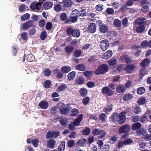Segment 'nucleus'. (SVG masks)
<instances>
[{
  "instance_id": "nucleus-1",
  "label": "nucleus",
  "mask_w": 151,
  "mask_h": 151,
  "mask_svg": "<svg viewBox=\"0 0 151 151\" xmlns=\"http://www.w3.org/2000/svg\"><path fill=\"white\" fill-rule=\"evenodd\" d=\"M67 33L68 35H72L75 37H78L80 36V32L79 30L73 29L70 27L67 29Z\"/></svg>"
},
{
  "instance_id": "nucleus-2",
  "label": "nucleus",
  "mask_w": 151,
  "mask_h": 151,
  "mask_svg": "<svg viewBox=\"0 0 151 151\" xmlns=\"http://www.w3.org/2000/svg\"><path fill=\"white\" fill-rule=\"evenodd\" d=\"M108 70V66L106 64L100 65L96 70L95 73L96 75L103 74L106 72Z\"/></svg>"
},
{
  "instance_id": "nucleus-3",
  "label": "nucleus",
  "mask_w": 151,
  "mask_h": 151,
  "mask_svg": "<svg viewBox=\"0 0 151 151\" xmlns=\"http://www.w3.org/2000/svg\"><path fill=\"white\" fill-rule=\"evenodd\" d=\"M35 25L33 21L30 20L23 23L21 29L23 30H27L30 27H35Z\"/></svg>"
},
{
  "instance_id": "nucleus-4",
  "label": "nucleus",
  "mask_w": 151,
  "mask_h": 151,
  "mask_svg": "<svg viewBox=\"0 0 151 151\" xmlns=\"http://www.w3.org/2000/svg\"><path fill=\"white\" fill-rule=\"evenodd\" d=\"M102 92L104 95L111 96L114 93V92L107 86H104L102 88Z\"/></svg>"
},
{
  "instance_id": "nucleus-5",
  "label": "nucleus",
  "mask_w": 151,
  "mask_h": 151,
  "mask_svg": "<svg viewBox=\"0 0 151 151\" xmlns=\"http://www.w3.org/2000/svg\"><path fill=\"white\" fill-rule=\"evenodd\" d=\"M109 45L108 40L105 39L101 40L100 42V46L101 49L103 51L106 50Z\"/></svg>"
},
{
  "instance_id": "nucleus-6",
  "label": "nucleus",
  "mask_w": 151,
  "mask_h": 151,
  "mask_svg": "<svg viewBox=\"0 0 151 151\" xmlns=\"http://www.w3.org/2000/svg\"><path fill=\"white\" fill-rule=\"evenodd\" d=\"M130 129V127L129 125L125 124L120 127L119 129V132L120 133H127Z\"/></svg>"
},
{
  "instance_id": "nucleus-7",
  "label": "nucleus",
  "mask_w": 151,
  "mask_h": 151,
  "mask_svg": "<svg viewBox=\"0 0 151 151\" xmlns=\"http://www.w3.org/2000/svg\"><path fill=\"white\" fill-rule=\"evenodd\" d=\"M126 117L124 114V112H122L119 115L118 122L120 124L124 123L126 121Z\"/></svg>"
},
{
  "instance_id": "nucleus-8",
  "label": "nucleus",
  "mask_w": 151,
  "mask_h": 151,
  "mask_svg": "<svg viewBox=\"0 0 151 151\" xmlns=\"http://www.w3.org/2000/svg\"><path fill=\"white\" fill-rule=\"evenodd\" d=\"M56 141L53 139H50L48 140L47 143V147L50 149H53L55 147Z\"/></svg>"
},
{
  "instance_id": "nucleus-9",
  "label": "nucleus",
  "mask_w": 151,
  "mask_h": 151,
  "mask_svg": "<svg viewBox=\"0 0 151 151\" xmlns=\"http://www.w3.org/2000/svg\"><path fill=\"white\" fill-rule=\"evenodd\" d=\"M83 119V115L81 114H80L78 116L77 118L75 119L73 123L75 126H78L80 125V122Z\"/></svg>"
},
{
  "instance_id": "nucleus-10",
  "label": "nucleus",
  "mask_w": 151,
  "mask_h": 151,
  "mask_svg": "<svg viewBox=\"0 0 151 151\" xmlns=\"http://www.w3.org/2000/svg\"><path fill=\"white\" fill-rule=\"evenodd\" d=\"M135 68L134 65L131 64L127 65L124 68L125 71L128 73H131Z\"/></svg>"
},
{
  "instance_id": "nucleus-11",
  "label": "nucleus",
  "mask_w": 151,
  "mask_h": 151,
  "mask_svg": "<svg viewBox=\"0 0 151 151\" xmlns=\"http://www.w3.org/2000/svg\"><path fill=\"white\" fill-rule=\"evenodd\" d=\"M30 7L32 10H35L36 9L40 10L41 8V6L39 5L38 3L34 1L30 4Z\"/></svg>"
},
{
  "instance_id": "nucleus-12",
  "label": "nucleus",
  "mask_w": 151,
  "mask_h": 151,
  "mask_svg": "<svg viewBox=\"0 0 151 151\" xmlns=\"http://www.w3.org/2000/svg\"><path fill=\"white\" fill-rule=\"evenodd\" d=\"M40 107L42 109H46L48 106V102L46 101H42L39 104Z\"/></svg>"
},
{
  "instance_id": "nucleus-13",
  "label": "nucleus",
  "mask_w": 151,
  "mask_h": 151,
  "mask_svg": "<svg viewBox=\"0 0 151 151\" xmlns=\"http://www.w3.org/2000/svg\"><path fill=\"white\" fill-rule=\"evenodd\" d=\"M117 92L120 93H124L126 91V88L124 85H119L117 86L116 88Z\"/></svg>"
},
{
  "instance_id": "nucleus-14",
  "label": "nucleus",
  "mask_w": 151,
  "mask_h": 151,
  "mask_svg": "<svg viewBox=\"0 0 151 151\" xmlns=\"http://www.w3.org/2000/svg\"><path fill=\"white\" fill-rule=\"evenodd\" d=\"M96 24L93 23H91L89 25L88 30L89 32L91 33H94L96 30Z\"/></svg>"
},
{
  "instance_id": "nucleus-15",
  "label": "nucleus",
  "mask_w": 151,
  "mask_h": 151,
  "mask_svg": "<svg viewBox=\"0 0 151 151\" xmlns=\"http://www.w3.org/2000/svg\"><path fill=\"white\" fill-rule=\"evenodd\" d=\"M77 16L76 15L74 16H72V15H70V17L69 18L67 19V23L70 22L72 23H75L77 21Z\"/></svg>"
},
{
  "instance_id": "nucleus-16",
  "label": "nucleus",
  "mask_w": 151,
  "mask_h": 151,
  "mask_svg": "<svg viewBox=\"0 0 151 151\" xmlns=\"http://www.w3.org/2000/svg\"><path fill=\"white\" fill-rule=\"evenodd\" d=\"M52 3L50 1H47L44 2L43 4V7L45 10L50 9L52 6Z\"/></svg>"
},
{
  "instance_id": "nucleus-17",
  "label": "nucleus",
  "mask_w": 151,
  "mask_h": 151,
  "mask_svg": "<svg viewBox=\"0 0 151 151\" xmlns=\"http://www.w3.org/2000/svg\"><path fill=\"white\" fill-rule=\"evenodd\" d=\"M100 31L103 33H105L108 30V27L105 24L100 25L99 26Z\"/></svg>"
},
{
  "instance_id": "nucleus-18",
  "label": "nucleus",
  "mask_w": 151,
  "mask_h": 151,
  "mask_svg": "<svg viewBox=\"0 0 151 151\" xmlns=\"http://www.w3.org/2000/svg\"><path fill=\"white\" fill-rule=\"evenodd\" d=\"M113 53L112 51L111 50H109L107 51L106 52L104 53L103 55V58L104 59H107L111 57Z\"/></svg>"
},
{
  "instance_id": "nucleus-19",
  "label": "nucleus",
  "mask_w": 151,
  "mask_h": 151,
  "mask_svg": "<svg viewBox=\"0 0 151 151\" xmlns=\"http://www.w3.org/2000/svg\"><path fill=\"white\" fill-rule=\"evenodd\" d=\"M141 127V125L140 123L139 122H135L134 123L132 126V129L133 130L139 129Z\"/></svg>"
},
{
  "instance_id": "nucleus-20",
  "label": "nucleus",
  "mask_w": 151,
  "mask_h": 151,
  "mask_svg": "<svg viewBox=\"0 0 151 151\" xmlns=\"http://www.w3.org/2000/svg\"><path fill=\"white\" fill-rule=\"evenodd\" d=\"M133 96L132 94L128 93L125 95L123 98V100L124 101H127L131 99L133 97Z\"/></svg>"
},
{
  "instance_id": "nucleus-21",
  "label": "nucleus",
  "mask_w": 151,
  "mask_h": 151,
  "mask_svg": "<svg viewBox=\"0 0 151 151\" xmlns=\"http://www.w3.org/2000/svg\"><path fill=\"white\" fill-rule=\"evenodd\" d=\"M76 68L80 71H83L86 70V68L85 66L82 64H79L76 66Z\"/></svg>"
},
{
  "instance_id": "nucleus-22",
  "label": "nucleus",
  "mask_w": 151,
  "mask_h": 151,
  "mask_svg": "<svg viewBox=\"0 0 151 151\" xmlns=\"http://www.w3.org/2000/svg\"><path fill=\"white\" fill-rule=\"evenodd\" d=\"M145 20V18L143 17H138L135 20V22L136 24H143Z\"/></svg>"
},
{
  "instance_id": "nucleus-23",
  "label": "nucleus",
  "mask_w": 151,
  "mask_h": 151,
  "mask_svg": "<svg viewBox=\"0 0 151 151\" xmlns=\"http://www.w3.org/2000/svg\"><path fill=\"white\" fill-rule=\"evenodd\" d=\"M52 85V83H51V81L50 80H46L44 82V87L46 88H50Z\"/></svg>"
},
{
  "instance_id": "nucleus-24",
  "label": "nucleus",
  "mask_w": 151,
  "mask_h": 151,
  "mask_svg": "<svg viewBox=\"0 0 151 151\" xmlns=\"http://www.w3.org/2000/svg\"><path fill=\"white\" fill-rule=\"evenodd\" d=\"M28 33L26 32H22L20 36L21 38L23 40L27 41L28 39Z\"/></svg>"
},
{
  "instance_id": "nucleus-25",
  "label": "nucleus",
  "mask_w": 151,
  "mask_h": 151,
  "mask_svg": "<svg viewBox=\"0 0 151 151\" xmlns=\"http://www.w3.org/2000/svg\"><path fill=\"white\" fill-rule=\"evenodd\" d=\"M79 92L80 95L82 97L85 96L87 93V90L84 88H81Z\"/></svg>"
},
{
  "instance_id": "nucleus-26",
  "label": "nucleus",
  "mask_w": 151,
  "mask_h": 151,
  "mask_svg": "<svg viewBox=\"0 0 151 151\" xmlns=\"http://www.w3.org/2000/svg\"><path fill=\"white\" fill-rule=\"evenodd\" d=\"M87 15L86 10L84 9H81L80 11H79L78 17H83L86 16Z\"/></svg>"
},
{
  "instance_id": "nucleus-27",
  "label": "nucleus",
  "mask_w": 151,
  "mask_h": 151,
  "mask_svg": "<svg viewBox=\"0 0 151 151\" xmlns=\"http://www.w3.org/2000/svg\"><path fill=\"white\" fill-rule=\"evenodd\" d=\"M91 130L90 128L86 127L82 131V134L84 135L87 136L89 134Z\"/></svg>"
},
{
  "instance_id": "nucleus-28",
  "label": "nucleus",
  "mask_w": 151,
  "mask_h": 151,
  "mask_svg": "<svg viewBox=\"0 0 151 151\" xmlns=\"http://www.w3.org/2000/svg\"><path fill=\"white\" fill-rule=\"evenodd\" d=\"M149 59H145L141 62V66L143 68H145L147 65H149Z\"/></svg>"
},
{
  "instance_id": "nucleus-29",
  "label": "nucleus",
  "mask_w": 151,
  "mask_h": 151,
  "mask_svg": "<svg viewBox=\"0 0 151 151\" xmlns=\"http://www.w3.org/2000/svg\"><path fill=\"white\" fill-rule=\"evenodd\" d=\"M26 59L29 62H31L35 60V57L32 54H29L27 55Z\"/></svg>"
},
{
  "instance_id": "nucleus-30",
  "label": "nucleus",
  "mask_w": 151,
  "mask_h": 151,
  "mask_svg": "<svg viewBox=\"0 0 151 151\" xmlns=\"http://www.w3.org/2000/svg\"><path fill=\"white\" fill-rule=\"evenodd\" d=\"M39 141H40L38 139H32V144L34 147H37L38 146Z\"/></svg>"
},
{
  "instance_id": "nucleus-31",
  "label": "nucleus",
  "mask_w": 151,
  "mask_h": 151,
  "mask_svg": "<svg viewBox=\"0 0 151 151\" xmlns=\"http://www.w3.org/2000/svg\"><path fill=\"white\" fill-rule=\"evenodd\" d=\"M76 76V73L75 72L73 71L69 73L68 75V79L69 80L71 81Z\"/></svg>"
},
{
  "instance_id": "nucleus-32",
  "label": "nucleus",
  "mask_w": 151,
  "mask_h": 151,
  "mask_svg": "<svg viewBox=\"0 0 151 151\" xmlns=\"http://www.w3.org/2000/svg\"><path fill=\"white\" fill-rule=\"evenodd\" d=\"M136 133L139 136L141 135H145L146 133V130L143 129H139L137 130Z\"/></svg>"
},
{
  "instance_id": "nucleus-33",
  "label": "nucleus",
  "mask_w": 151,
  "mask_h": 151,
  "mask_svg": "<svg viewBox=\"0 0 151 151\" xmlns=\"http://www.w3.org/2000/svg\"><path fill=\"white\" fill-rule=\"evenodd\" d=\"M148 119V117L145 115H144L139 118V121L141 123H145L147 121Z\"/></svg>"
},
{
  "instance_id": "nucleus-34",
  "label": "nucleus",
  "mask_w": 151,
  "mask_h": 151,
  "mask_svg": "<svg viewBox=\"0 0 151 151\" xmlns=\"http://www.w3.org/2000/svg\"><path fill=\"white\" fill-rule=\"evenodd\" d=\"M30 17V14L29 13H26L21 16V19L22 20L24 21L25 20L29 19Z\"/></svg>"
},
{
  "instance_id": "nucleus-35",
  "label": "nucleus",
  "mask_w": 151,
  "mask_h": 151,
  "mask_svg": "<svg viewBox=\"0 0 151 151\" xmlns=\"http://www.w3.org/2000/svg\"><path fill=\"white\" fill-rule=\"evenodd\" d=\"M113 105L112 104L107 106L104 109V112H106L107 114L112 111L113 109Z\"/></svg>"
},
{
  "instance_id": "nucleus-36",
  "label": "nucleus",
  "mask_w": 151,
  "mask_h": 151,
  "mask_svg": "<svg viewBox=\"0 0 151 151\" xmlns=\"http://www.w3.org/2000/svg\"><path fill=\"white\" fill-rule=\"evenodd\" d=\"M79 113V110L77 109H73L70 114L71 116H76Z\"/></svg>"
},
{
  "instance_id": "nucleus-37",
  "label": "nucleus",
  "mask_w": 151,
  "mask_h": 151,
  "mask_svg": "<svg viewBox=\"0 0 151 151\" xmlns=\"http://www.w3.org/2000/svg\"><path fill=\"white\" fill-rule=\"evenodd\" d=\"M65 147V142L63 141L58 148V151H63Z\"/></svg>"
},
{
  "instance_id": "nucleus-38",
  "label": "nucleus",
  "mask_w": 151,
  "mask_h": 151,
  "mask_svg": "<svg viewBox=\"0 0 151 151\" xmlns=\"http://www.w3.org/2000/svg\"><path fill=\"white\" fill-rule=\"evenodd\" d=\"M145 29L143 26L140 25L136 28V31L137 33H141L143 32Z\"/></svg>"
},
{
  "instance_id": "nucleus-39",
  "label": "nucleus",
  "mask_w": 151,
  "mask_h": 151,
  "mask_svg": "<svg viewBox=\"0 0 151 151\" xmlns=\"http://www.w3.org/2000/svg\"><path fill=\"white\" fill-rule=\"evenodd\" d=\"M145 91V89L143 87H140L138 88L137 90V93L140 95L144 93Z\"/></svg>"
},
{
  "instance_id": "nucleus-40",
  "label": "nucleus",
  "mask_w": 151,
  "mask_h": 151,
  "mask_svg": "<svg viewBox=\"0 0 151 151\" xmlns=\"http://www.w3.org/2000/svg\"><path fill=\"white\" fill-rule=\"evenodd\" d=\"M119 115L118 113L114 114L111 117V120L113 122H116L118 119Z\"/></svg>"
},
{
  "instance_id": "nucleus-41",
  "label": "nucleus",
  "mask_w": 151,
  "mask_h": 151,
  "mask_svg": "<svg viewBox=\"0 0 151 151\" xmlns=\"http://www.w3.org/2000/svg\"><path fill=\"white\" fill-rule=\"evenodd\" d=\"M109 64L110 66H113L116 64L117 62V60L115 59H111L108 61Z\"/></svg>"
},
{
  "instance_id": "nucleus-42",
  "label": "nucleus",
  "mask_w": 151,
  "mask_h": 151,
  "mask_svg": "<svg viewBox=\"0 0 151 151\" xmlns=\"http://www.w3.org/2000/svg\"><path fill=\"white\" fill-rule=\"evenodd\" d=\"M106 117L107 116L104 113H101L99 116L100 119L102 122H105Z\"/></svg>"
},
{
  "instance_id": "nucleus-43",
  "label": "nucleus",
  "mask_w": 151,
  "mask_h": 151,
  "mask_svg": "<svg viewBox=\"0 0 151 151\" xmlns=\"http://www.w3.org/2000/svg\"><path fill=\"white\" fill-rule=\"evenodd\" d=\"M47 32L45 31H42L41 33L40 37L41 40H44L47 36Z\"/></svg>"
},
{
  "instance_id": "nucleus-44",
  "label": "nucleus",
  "mask_w": 151,
  "mask_h": 151,
  "mask_svg": "<svg viewBox=\"0 0 151 151\" xmlns=\"http://www.w3.org/2000/svg\"><path fill=\"white\" fill-rule=\"evenodd\" d=\"M124 141V145H127L131 144L133 142V140L131 139L127 138L125 139Z\"/></svg>"
},
{
  "instance_id": "nucleus-45",
  "label": "nucleus",
  "mask_w": 151,
  "mask_h": 151,
  "mask_svg": "<svg viewBox=\"0 0 151 151\" xmlns=\"http://www.w3.org/2000/svg\"><path fill=\"white\" fill-rule=\"evenodd\" d=\"M139 117L138 115L133 114L131 116V120L133 122L138 121L139 119Z\"/></svg>"
},
{
  "instance_id": "nucleus-46",
  "label": "nucleus",
  "mask_w": 151,
  "mask_h": 151,
  "mask_svg": "<svg viewBox=\"0 0 151 151\" xmlns=\"http://www.w3.org/2000/svg\"><path fill=\"white\" fill-rule=\"evenodd\" d=\"M106 135L105 132L103 130H100L99 135V138H102L104 137Z\"/></svg>"
},
{
  "instance_id": "nucleus-47",
  "label": "nucleus",
  "mask_w": 151,
  "mask_h": 151,
  "mask_svg": "<svg viewBox=\"0 0 151 151\" xmlns=\"http://www.w3.org/2000/svg\"><path fill=\"white\" fill-rule=\"evenodd\" d=\"M128 19L127 18L124 17L122 20V25L127 27L128 25Z\"/></svg>"
},
{
  "instance_id": "nucleus-48",
  "label": "nucleus",
  "mask_w": 151,
  "mask_h": 151,
  "mask_svg": "<svg viewBox=\"0 0 151 151\" xmlns=\"http://www.w3.org/2000/svg\"><path fill=\"white\" fill-rule=\"evenodd\" d=\"M114 24L115 27H118L120 26L121 22L119 20L117 19L114 20Z\"/></svg>"
},
{
  "instance_id": "nucleus-49",
  "label": "nucleus",
  "mask_w": 151,
  "mask_h": 151,
  "mask_svg": "<svg viewBox=\"0 0 151 151\" xmlns=\"http://www.w3.org/2000/svg\"><path fill=\"white\" fill-rule=\"evenodd\" d=\"M145 98L144 97H142L138 99L137 103L139 105H143L145 104Z\"/></svg>"
},
{
  "instance_id": "nucleus-50",
  "label": "nucleus",
  "mask_w": 151,
  "mask_h": 151,
  "mask_svg": "<svg viewBox=\"0 0 151 151\" xmlns=\"http://www.w3.org/2000/svg\"><path fill=\"white\" fill-rule=\"evenodd\" d=\"M86 139L82 138L80 140L76 143L78 145L80 146L81 145L84 144L86 142Z\"/></svg>"
},
{
  "instance_id": "nucleus-51",
  "label": "nucleus",
  "mask_w": 151,
  "mask_h": 151,
  "mask_svg": "<svg viewBox=\"0 0 151 151\" xmlns=\"http://www.w3.org/2000/svg\"><path fill=\"white\" fill-rule=\"evenodd\" d=\"M142 110L141 108L138 106H136L134 109V112L136 114H139L141 112Z\"/></svg>"
},
{
  "instance_id": "nucleus-52",
  "label": "nucleus",
  "mask_w": 151,
  "mask_h": 151,
  "mask_svg": "<svg viewBox=\"0 0 151 151\" xmlns=\"http://www.w3.org/2000/svg\"><path fill=\"white\" fill-rule=\"evenodd\" d=\"M81 51L80 50H76L74 52V55L76 57H79L81 55Z\"/></svg>"
},
{
  "instance_id": "nucleus-53",
  "label": "nucleus",
  "mask_w": 151,
  "mask_h": 151,
  "mask_svg": "<svg viewBox=\"0 0 151 151\" xmlns=\"http://www.w3.org/2000/svg\"><path fill=\"white\" fill-rule=\"evenodd\" d=\"M68 146L70 148L73 147L74 145L75 142L74 140H69L68 142Z\"/></svg>"
},
{
  "instance_id": "nucleus-54",
  "label": "nucleus",
  "mask_w": 151,
  "mask_h": 151,
  "mask_svg": "<svg viewBox=\"0 0 151 151\" xmlns=\"http://www.w3.org/2000/svg\"><path fill=\"white\" fill-rule=\"evenodd\" d=\"M89 101V97H86L83 99L82 103L84 105H86L88 103Z\"/></svg>"
},
{
  "instance_id": "nucleus-55",
  "label": "nucleus",
  "mask_w": 151,
  "mask_h": 151,
  "mask_svg": "<svg viewBox=\"0 0 151 151\" xmlns=\"http://www.w3.org/2000/svg\"><path fill=\"white\" fill-rule=\"evenodd\" d=\"M74 49L73 47L71 46H67V53H70L72 52Z\"/></svg>"
},
{
  "instance_id": "nucleus-56",
  "label": "nucleus",
  "mask_w": 151,
  "mask_h": 151,
  "mask_svg": "<svg viewBox=\"0 0 151 151\" xmlns=\"http://www.w3.org/2000/svg\"><path fill=\"white\" fill-rule=\"evenodd\" d=\"M100 131L99 129L95 128L92 131V132L93 136L98 135Z\"/></svg>"
},
{
  "instance_id": "nucleus-57",
  "label": "nucleus",
  "mask_w": 151,
  "mask_h": 151,
  "mask_svg": "<svg viewBox=\"0 0 151 151\" xmlns=\"http://www.w3.org/2000/svg\"><path fill=\"white\" fill-rule=\"evenodd\" d=\"M51 73V71L48 68L45 69L43 71L44 75L46 76H50Z\"/></svg>"
},
{
  "instance_id": "nucleus-58",
  "label": "nucleus",
  "mask_w": 151,
  "mask_h": 151,
  "mask_svg": "<svg viewBox=\"0 0 151 151\" xmlns=\"http://www.w3.org/2000/svg\"><path fill=\"white\" fill-rule=\"evenodd\" d=\"M46 28L48 30L51 29L52 27V24L51 22H47L46 24Z\"/></svg>"
},
{
  "instance_id": "nucleus-59",
  "label": "nucleus",
  "mask_w": 151,
  "mask_h": 151,
  "mask_svg": "<svg viewBox=\"0 0 151 151\" xmlns=\"http://www.w3.org/2000/svg\"><path fill=\"white\" fill-rule=\"evenodd\" d=\"M84 80L82 77H79L77 79L76 82L79 84H82L83 83Z\"/></svg>"
},
{
  "instance_id": "nucleus-60",
  "label": "nucleus",
  "mask_w": 151,
  "mask_h": 151,
  "mask_svg": "<svg viewBox=\"0 0 151 151\" xmlns=\"http://www.w3.org/2000/svg\"><path fill=\"white\" fill-rule=\"evenodd\" d=\"M148 42L147 40H144L141 44V46L143 48H145L148 47Z\"/></svg>"
},
{
  "instance_id": "nucleus-61",
  "label": "nucleus",
  "mask_w": 151,
  "mask_h": 151,
  "mask_svg": "<svg viewBox=\"0 0 151 151\" xmlns=\"http://www.w3.org/2000/svg\"><path fill=\"white\" fill-rule=\"evenodd\" d=\"M66 88L65 85H62L60 86L57 88V91L58 92H60L63 91Z\"/></svg>"
},
{
  "instance_id": "nucleus-62",
  "label": "nucleus",
  "mask_w": 151,
  "mask_h": 151,
  "mask_svg": "<svg viewBox=\"0 0 151 151\" xmlns=\"http://www.w3.org/2000/svg\"><path fill=\"white\" fill-rule=\"evenodd\" d=\"M86 85L89 88H93L95 86V83L91 81L87 82Z\"/></svg>"
},
{
  "instance_id": "nucleus-63",
  "label": "nucleus",
  "mask_w": 151,
  "mask_h": 151,
  "mask_svg": "<svg viewBox=\"0 0 151 151\" xmlns=\"http://www.w3.org/2000/svg\"><path fill=\"white\" fill-rule=\"evenodd\" d=\"M103 5L102 4L97 5L96 6V10L98 11H101L103 9Z\"/></svg>"
},
{
  "instance_id": "nucleus-64",
  "label": "nucleus",
  "mask_w": 151,
  "mask_h": 151,
  "mask_svg": "<svg viewBox=\"0 0 151 151\" xmlns=\"http://www.w3.org/2000/svg\"><path fill=\"white\" fill-rule=\"evenodd\" d=\"M19 11L20 12L24 11L26 10V6L24 4H22L20 5L19 9Z\"/></svg>"
}]
</instances>
